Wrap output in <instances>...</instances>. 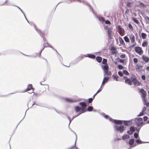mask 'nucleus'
<instances>
[{"label":"nucleus","instance_id":"obj_1","mask_svg":"<svg viewBox=\"0 0 149 149\" xmlns=\"http://www.w3.org/2000/svg\"><path fill=\"white\" fill-rule=\"evenodd\" d=\"M109 120L115 124L113 127L115 131L122 133L125 130L126 127L123 125L121 120L114 119L110 117L109 118Z\"/></svg>","mask_w":149,"mask_h":149},{"label":"nucleus","instance_id":"obj_2","mask_svg":"<svg viewBox=\"0 0 149 149\" xmlns=\"http://www.w3.org/2000/svg\"><path fill=\"white\" fill-rule=\"evenodd\" d=\"M79 104L80 107L78 106H76L74 107V109L76 112H79L80 114L85 112L86 107L87 106V104L84 102H79Z\"/></svg>","mask_w":149,"mask_h":149},{"label":"nucleus","instance_id":"obj_3","mask_svg":"<svg viewBox=\"0 0 149 149\" xmlns=\"http://www.w3.org/2000/svg\"><path fill=\"white\" fill-rule=\"evenodd\" d=\"M34 28L35 30L38 32V34L42 38L44 42V45H45V43H46V42H47V41L45 37V32L44 31H42L40 29H38L35 24H34Z\"/></svg>","mask_w":149,"mask_h":149},{"label":"nucleus","instance_id":"obj_4","mask_svg":"<svg viewBox=\"0 0 149 149\" xmlns=\"http://www.w3.org/2000/svg\"><path fill=\"white\" fill-rule=\"evenodd\" d=\"M131 79L134 85L138 86L141 85V83L136 79L135 76L134 77H132Z\"/></svg>","mask_w":149,"mask_h":149},{"label":"nucleus","instance_id":"obj_5","mask_svg":"<svg viewBox=\"0 0 149 149\" xmlns=\"http://www.w3.org/2000/svg\"><path fill=\"white\" fill-rule=\"evenodd\" d=\"M82 55L77 57L76 59L73 60L71 63V64L72 65H74L77 63L81 60L82 59Z\"/></svg>","mask_w":149,"mask_h":149},{"label":"nucleus","instance_id":"obj_6","mask_svg":"<svg viewBox=\"0 0 149 149\" xmlns=\"http://www.w3.org/2000/svg\"><path fill=\"white\" fill-rule=\"evenodd\" d=\"M133 120V119H132L128 120H121V121L123 125L126 126H129L132 125L133 122L132 121Z\"/></svg>","mask_w":149,"mask_h":149},{"label":"nucleus","instance_id":"obj_7","mask_svg":"<svg viewBox=\"0 0 149 149\" xmlns=\"http://www.w3.org/2000/svg\"><path fill=\"white\" fill-rule=\"evenodd\" d=\"M135 52L139 55L142 54L143 53V51L141 48L140 47L136 46L135 47Z\"/></svg>","mask_w":149,"mask_h":149},{"label":"nucleus","instance_id":"obj_8","mask_svg":"<svg viewBox=\"0 0 149 149\" xmlns=\"http://www.w3.org/2000/svg\"><path fill=\"white\" fill-rule=\"evenodd\" d=\"M81 55L82 58H83L85 57H88L92 59H95V56L94 54L91 53Z\"/></svg>","mask_w":149,"mask_h":149},{"label":"nucleus","instance_id":"obj_9","mask_svg":"<svg viewBox=\"0 0 149 149\" xmlns=\"http://www.w3.org/2000/svg\"><path fill=\"white\" fill-rule=\"evenodd\" d=\"M31 89H32L33 91L34 90V88H33L32 84H29L28 85L26 89L24 91H23L20 92L24 93L27 91H29Z\"/></svg>","mask_w":149,"mask_h":149},{"label":"nucleus","instance_id":"obj_10","mask_svg":"<svg viewBox=\"0 0 149 149\" xmlns=\"http://www.w3.org/2000/svg\"><path fill=\"white\" fill-rule=\"evenodd\" d=\"M15 50L14 49H9L4 51L2 53L3 55H5L8 54H11L14 52Z\"/></svg>","mask_w":149,"mask_h":149},{"label":"nucleus","instance_id":"obj_11","mask_svg":"<svg viewBox=\"0 0 149 149\" xmlns=\"http://www.w3.org/2000/svg\"><path fill=\"white\" fill-rule=\"evenodd\" d=\"M139 92L141 95V97H145L146 95V91L143 88H141L139 90Z\"/></svg>","mask_w":149,"mask_h":149},{"label":"nucleus","instance_id":"obj_12","mask_svg":"<svg viewBox=\"0 0 149 149\" xmlns=\"http://www.w3.org/2000/svg\"><path fill=\"white\" fill-rule=\"evenodd\" d=\"M135 124L136 125V127L140 128H141L144 125L145 123L143 122H140V123H137L136 122H134Z\"/></svg>","mask_w":149,"mask_h":149},{"label":"nucleus","instance_id":"obj_13","mask_svg":"<svg viewBox=\"0 0 149 149\" xmlns=\"http://www.w3.org/2000/svg\"><path fill=\"white\" fill-rule=\"evenodd\" d=\"M95 15L98 18V19L100 22L103 23L105 21V19L103 17L98 15L97 14Z\"/></svg>","mask_w":149,"mask_h":149},{"label":"nucleus","instance_id":"obj_14","mask_svg":"<svg viewBox=\"0 0 149 149\" xmlns=\"http://www.w3.org/2000/svg\"><path fill=\"white\" fill-rule=\"evenodd\" d=\"M132 80L129 78H127L125 80V83L130 86L132 85Z\"/></svg>","mask_w":149,"mask_h":149},{"label":"nucleus","instance_id":"obj_15","mask_svg":"<svg viewBox=\"0 0 149 149\" xmlns=\"http://www.w3.org/2000/svg\"><path fill=\"white\" fill-rule=\"evenodd\" d=\"M64 100L67 102L69 103H73L77 102L78 101V100H74L72 99L68 98H65Z\"/></svg>","mask_w":149,"mask_h":149},{"label":"nucleus","instance_id":"obj_16","mask_svg":"<svg viewBox=\"0 0 149 149\" xmlns=\"http://www.w3.org/2000/svg\"><path fill=\"white\" fill-rule=\"evenodd\" d=\"M102 68L104 70V72H106L108 71V69H109V67L108 64L105 65H102Z\"/></svg>","mask_w":149,"mask_h":149},{"label":"nucleus","instance_id":"obj_17","mask_svg":"<svg viewBox=\"0 0 149 149\" xmlns=\"http://www.w3.org/2000/svg\"><path fill=\"white\" fill-rule=\"evenodd\" d=\"M136 143H137V145H139L140 144H141L143 143H147V142H144L141 141L140 139L139 138V139H136L135 141Z\"/></svg>","mask_w":149,"mask_h":149},{"label":"nucleus","instance_id":"obj_18","mask_svg":"<svg viewBox=\"0 0 149 149\" xmlns=\"http://www.w3.org/2000/svg\"><path fill=\"white\" fill-rule=\"evenodd\" d=\"M134 122H136L137 123H140V122H143V118H136L133 119Z\"/></svg>","mask_w":149,"mask_h":149},{"label":"nucleus","instance_id":"obj_19","mask_svg":"<svg viewBox=\"0 0 149 149\" xmlns=\"http://www.w3.org/2000/svg\"><path fill=\"white\" fill-rule=\"evenodd\" d=\"M141 98L144 102V104L146 105V106H149V102L148 103L147 102V100L146 97H141Z\"/></svg>","mask_w":149,"mask_h":149},{"label":"nucleus","instance_id":"obj_20","mask_svg":"<svg viewBox=\"0 0 149 149\" xmlns=\"http://www.w3.org/2000/svg\"><path fill=\"white\" fill-rule=\"evenodd\" d=\"M144 61L146 63H148L149 61V58L144 55H143L142 57Z\"/></svg>","mask_w":149,"mask_h":149},{"label":"nucleus","instance_id":"obj_21","mask_svg":"<svg viewBox=\"0 0 149 149\" xmlns=\"http://www.w3.org/2000/svg\"><path fill=\"white\" fill-rule=\"evenodd\" d=\"M78 114L77 115H75L74 116L72 117V118L71 119V120H70V122H69V124L68 126V127L69 128H70V123H71V122H72V121L73 120V119L74 118L77 117L78 116H79V115L81 114L79 113V112H78Z\"/></svg>","mask_w":149,"mask_h":149},{"label":"nucleus","instance_id":"obj_22","mask_svg":"<svg viewBox=\"0 0 149 149\" xmlns=\"http://www.w3.org/2000/svg\"><path fill=\"white\" fill-rule=\"evenodd\" d=\"M8 0H6L5 2L3 4L0 5V6H3L5 5V3H6V5L8 6H13V5H13L12 3L8 2Z\"/></svg>","mask_w":149,"mask_h":149},{"label":"nucleus","instance_id":"obj_23","mask_svg":"<svg viewBox=\"0 0 149 149\" xmlns=\"http://www.w3.org/2000/svg\"><path fill=\"white\" fill-rule=\"evenodd\" d=\"M93 106H89L87 108H86L85 110V112L87 111L91 112L93 111Z\"/></svg>","mask_w":149,"mask_h":149},{"label":"nucleus","instance_id":"obj_24","mask_svg":"<svg viewBox=\"0 0 149 149\" xmlns=\"http://www.w3.org/2000/svg\"><path fill=\"white\" fill-rule=\"evenodd\" d=\"M109 69H108V71L104 72V76L105 75L111 76V75L112 73L109 70Z\"/></svg>","mask_w":149,"mask_h":149},{"label":"nucleus","instance_id":"obj_25","mask_svg":"<svg viewBox=\"0 0 149 149\" xmlns=\"http://www.w3.org/2000/svg\"><path fill=\"white\" fill-rule=\"evenodd\" d=\"M96 60L98 62L100 63L102 61V58L99 56H98L96 57Z\"/></svg>","mask_w":149,"mask_h":149},{"label":"nucleus","instance_id":"obj_26","mask_svg":"<svg viewBox=\"0 0 149 149\" xmlns=\"http://www.w3.org/2000/svg\"><path fill=\"white\" fill-rule=\"evenodd\" d=\"M118 60L119 62L121 63H124L125 62V59H121L119 58V57H118L116 59Z\"/></svg>","mask_w":149,"mask_h":149},{"label":"nucleus","instance_id":"obj_27","mask_svg":"<svg viewBox=\"0 0 149 149\" xmlns=\"http://www.w3.org/2000/svg\"><path fill=\"white\" fill-rule=\"evenodd\" d=\"M100 114L104 116V117L106 119H108L111 117H109V116L107 115H106L104 113H100Z\"/></svg>","mask_w":149,"mask_h":149},{"label":"nucleus","instance_id":"obj_28","mask_svg":"<svg viewBox=\"0 0 149 149\" xmlns=\"http://www.w3.org/2000/svg\"><path fill=\"white\" fill-rule=\"evenodd\" d=\"M132 20L136 24H139V21L138 19L135 17H132Z\"/></svg>","mask_w":149,"mask_h":149},{"label":"nucleus","instance_id":"obj_29","mask_svg":"<svg viewBox=\"0 0 149 149\" xmlns=\"http://www.w3.org/2000/svg\"><path fill=\"white\" fill-rule=\"evenodd\" d=\"M130 39L132 43L135 42V38L134 35L132 34V35L131 37H130Z\"/></svg>","mask_w":149,"mask_h":149},{"label":"nucleus","instance_id":"obj_30","mask_svg":"<svg viewBox=\"0 0 149 149\" xmlns=\"http://www.w3.org/2000/svg\"><path fill=\"white\" fill-rule=\"evenodd\" d=\"M130 136L127 134H125L122 136V139L123 140H125L126 139H128L130 138Z\"/></svg>","mask_w":149,"mask_h":149},{"label":"nucleus","instance_id":"obj_31","mask_svg":"<svg viewBox=\"0 0 149 149\" xmlns=\"http://www.w3.org/2000/svg\"><path fill=\"white\" fill-rule=\"evenodd\" d=\"M119 40L120 44L124 45H125V43L124 42V41L123 40V39L121 37H119Z\"/></svg>","mask_w":149,"mask_h":149},{"label":"nucleus","instance_id":"obj_32","mask_svg":"<svg viewBox=\"0 0 149 149\" xmlns=\"http://www.w3.org/2000/svg\"><path fill=\"white\" fill-rule=\"evenodd\" d=\"M133 3L128 1L127 3L126 6L129 8H131L133 6Z\"/></svg>","mask_w":149,"mask_h":149},{"label":"nucleus","instance_id":"obj_33","mask_svg":"<svg viewBox=\"0 0 149 149\" xmlns=\"http://www.w3.org/2000/svg\"><path fill=\"white\" fill-rule=\"evenodd\" d=\"M136 45V43L135 42H134V43L131 45H130L129 46V47L128 48V50L129 51H130L132 49V48L134 47L135 45Z\"/></svg>","mask_w":149,"mask_h":149},{"label":"nucleus","instance_id":"obj_34","mask_svg":"<svg viewBox=\"0 0 149 149\" xmlns=\"http://www.w3.org/2000/svg\"><path fill=\"white\" fill-rule=\"evenodd\" d=\"M116 28L121 32H122L124 30L123 29V28H122L119 25H118L116 27Z\"/></svg>","mask_w":149,"mask_h":149},{"label":"nucleus","instance_id":"obj_35","mask_svg":"<svg viewBox=\"0 0 149 149\" xmlns=\"http://www.w3.org/2000/svg\"><path fill=\"white\" fill-rule=\"evenodd\" d=\"M113 48L111 49V54H116L117 53V51H116V49L114 47H113Z\"/></svg>","mask_w":149,"mask_h":149},{"label":"nucleus","instance_id":"obj_36","mask_svg":"<svg viewBox=\"0 0 149 149\" xmlns=\"http://www.w3.org/2000/svg\"><path fill=\"white\" fill-rule=\"evenodd\" d=\"M148 45V42L146 40H144L142 43V46L145 47L147 46Z\"/></svg>","mask_w":149,"mask_h":149},{"label":"nucleus","instance_id":"obj_37","mask_svg":"<svg viewBox=\"0 0 149 149\" xmlns=\"http://www.w3.org/2000/svg\"><path fill=\"white\" fill-rule=\"evenodd\" d=\"M109 78H110L109 77L104 76L103 80L104 81L105 83H106L109 80Z\"/></svg>","mask_w":149,"mask_h":149},{"label":"nucleus","instance_id":"obj_38","mask_svg":"<svg viewBox=\"0 0 149 149\" xmlns=\"http://www.w3.org/2000/svg\"><path fill=\"white\" fill-rule=\"evenodd\" d=\"M47 70L48 72H50L51 71L50 66L48 63H46Z\"/></svg>","mask_w":149,"mask_h":149},{"label":"nucleus","instance_id":"obj_39","mask_svg":"<svg viewBox=\"0 0 149 149\" xmlns=\"http://www.w3.org/2000/svg\"><path fill=\"white\" fill-rule=\"evenodd\" d=\"M138 3H139V6L144 8H146L147 7L146 5H145L143 3L141 2L140 1H139Z\"/></svg>","mask_w":149,"mask_h":149},{"label":"nucleus","instance_id":"obj_40","mask_svg":"<svg viewBox=\"0 0 149 149\" xmlns=\"http://www.w3.org/2000/svg\"><path fill=\"white\" fill-rule=\"evenodd\" d=\"M124 39L126 42H130V40L127 36H125L124 37Z\"/></svg>","mask_w":149,"mask_h":149},{"label":"nucleus","instance_id":"obj_41","mask_svg":"<svg viewBox=\"0 0 149 149\" xmlns=\"http://www.w3.org/2000/svg\"><path fill=\"white\" fill-rule=\"evenodd\" d=\"M112 77L113 78L114 80H116V81H118V78L119 77L118 76L113 74L112 76Z\"/></svg>","mask_w":149,"mask_h":149},{"label":"nucleus","instance_id":"obj_42","mask_svg":"<svg viewBox=\"0 0 149 149\" xmlns=\"http://www.w3.org/2000/svg\"><path fill=\"white\" fill-rule=\"evenodd\" d=\"M94 98L95 97H94V96H93L92 97L88 98V103H91L92 102L93 100L94 99Z\"/></svg>","mask_w":149,"mask_h":149},{"label":"nucleus","instance_id":"obj_43","mask_svg":"<svg viewBox=\"0 0 149 149\" xmlns=\"http://www.w3.org/2000/svg\"><path fill=\"white\" fill-rule=\"evenodd\" d=\"M81 2L85 4H86L88 6H90L91 7V5L89 4V3L86 1L83 0L82 1H81Z\"/></svg>","mask_w":149,"mask_h":149},{"label":"nucleus","instance_id":"obj_44","mask_svg":"<svg viewBox=\"0 0 149 149\" xmlns=\"http://www.w3.org/2000/svg\"><path fill=\"white\" fill-rule=\"evenodd\" d=\"M18 92V91H15V92H14L13 93H10L8 94L7 95H2L0 96V97H7V96H8V95L15 93H17Z\"/></svg>","mask_w":149,"mask_h":149},{"label":"nucleus","instance_id":"obj_45","mask_svg":"<svg viewBox=\"0 0 149 149\" xmlns=\"http://www.w3.org/2000/svg\"><path fill=\"white\" fill-rule=\"evenodd\" d=\"M130 130L132 132L134 133L135 131V127L134 126H131L130 128Z\"/></svg>","mask_w":149,"mask_h":149},{"label":"nucleus","instance_id":"obj_46","mask_svg":"<svg viewBox=\"0 0 149 149\" xmlns=\"http://www.w3.org/2000/svg\"><path fill=\"white\" fill-rule=\"evenodd\" d=\"M146 34L145 33H142L141 34V37L143 39H145L146 38Z\"/></svg>","mask_w":149,"mask_h":149},{"label":"nucleus","instance_id":"obj_47","mask_svg":"<svg viewBox=\"0 0 149 149\" xmlns=\"http://www.w3.org/2000/svg\"><path fill=\"white\" fill-rule=\"evenodd\" d=\"M107 59L105 58H103L102 61V63L103 65H106V64H107Z\"/></svg>","mask_w":149,"mask_h":149},{"label":"nucleus","instance_id":"obj_48","mask_svg":"<svg viewBox=\"0 0 149 149\" xmlns=\"http://www.w3.org/2000/svg\"><path fill=\"white\" fill-rule=\"evenodd\" d=\"M134 137L135 139H138L139 138V133L135 132L134 133Z\"/></svg>","mask_w":149,"mask_h":149},{"label":"nucleus","instance_id":"obj_49","mask_svg":"<svg viewBox=\"0 0 149 149\" xmlns=\"http://www.w3.org/2000/svg\"><path fill=\"white\" fill-rule=\"evenodd\" d=\"M29 109V108H28L27 110H26V112H25V115H24V116L23 117V118H22V119L19 122V123L17 124V125L16 126V127H15V130L16 129L18 126V125L24 119V118L25 116V115H26V112Z\"/></svg>","mask_w":149,"mask_h":149},{"label":"nucleus","instance_id":"obj_50","mask_svg":"<svg viewBox=\"0 0 149 149\" xmlns=\"http://www.w3.org/2000/svg\"><path fill=\"white\" fill-rule=\"evenodd\" d=\"M29 109V108H28L27 110H26V112H25V115H24V116L23 117V118H22V119L19 122V123L17 124V125L16 126V127H15V130L16 129L18 126V125L24 119V118L25 116V115H26V112Z\"/></svg>","mask_w":149,"mask_h":149},{"label":"nucleus","instance_id":"obj_51","mask_svg":"<svg viewBox=\"0 0 149 149\" xmlns=\"http://www.w3.org/2000/svg\"><path fill=\"white\" fill-rule=\"evenodd\" d=\"M117 67L119 70H122L124 68V67L122 65L119 64L118 65Z\"/></svg>","mask_w":149,"mask_h":149},{"label":"nucleus","instance_id":"obj_52","mask_svg":"<svg viewBox=\"0 0 149 149\" xmlns=\"http://www.w3.org/2000/svg\"><path fill=\"white\" fill-rule=\"evenodd\" d=\"M107 34L108 35V36H109V37L111 35V33L112 32V31L111 29H109L108 30H107Z\"/></svg>","mask_w":149,"mask_h":149},{"label":"nucleus","instance_id":"obj_53","mask_svg":"<svg viewBox=\"0 0 149 149\" xmlns=\"http://www.w3.org/2000/svg\"><path fill=\"white\" fill-rule=\"evenodd\" d=\"M140 129V128L138 127H135V131L136 130V133H139Z\"/></svg>","mask_w":149,"mask_h":149},{"label":"nucleus","instance_id":"obj_54","mask_svg":"<svg viewBox=\"0 0 149 149\" xmlns=\"http://www.w3.org/2000/svg\"><path fill=\"white\" fill-rule=\"evenodd\" d=\"M88 6L89 7L90 10V11H91V10H92V12L95 15L96 14V13L94 11L93 9L91 6V7H90V6Z\"/></svg>","mask_w":149,"mask_h":149},{"label":"nucleus","instance_id":"obj_55","mask_svg":"<svg viewBox=\"0 0 149 149\" xmlns=\"http://www.w3.org/2000/svg\"><path fill=\"white\" fill-rule=\"evenodd\" d=\"M102 90V89L101 88V87H100L98 90L97 91L96 93L94 94V95H93V96H94V97H95V96H96L97 94L99 93Z\"/></svg>","mask_w":149,"mask_h":149},{"label":"nucleus","instance_id":"obj_56","mask_svg":"<svg viewBox=\"0 0 149 149\" xmlns=\"http://www.w3.org/2000/svg\"><path fill=\"white\" fill-rule=\"evenodd\" d=\"M144 114H145V112H144L142 111H141V112H140L139 113V114H138L137 115V116L139 117L140 116H142L144 115Z\"/></svg>","mask_w":149,"mask_h":149},{"label":"nucleus","instance_id":"obj_57","mask_svg":"<svg viewBox=\"0 0 149 149\" xmlns=\"http://www.w3.org/2000/svg\"><path fill=\"white\" fill-rule=\"evenodd\" d=\"M123 74H125L126 75H128L129 74V73L126 70H123Z\"/></svg>","mask_w":149,"mask_h":149},{"label":"nucleus","instance_id":"obj_58","mask_svg":"<svg viewBox=\"0 0 149 149\" xmlns=\"http://www.w3.org/2000/svg\"><path fill=\"white\" fill-rule=\"evenodd\" d=\"M118 74L120 76V77H123V72L121 71H118Z\"/></svg>","mask_w":149,"mask_h":149},{"label":"nucleus","instance_id":"obj_59","mask_svg":"<svg viewBox=\"0 0 149 149\" xmlns=\"http://www.w3.org/2000/svg\"><path fill=\"white\" fill-rule=\"evenodd\" d=\"M104 22H105V23L107 24L110 25L111 24V22L109 20H105Z\"/></svg>","mask_w":149,"mask_h":149},{"label":"nucleus","instance_id":"obj_60","mask_svg":"<svg viewBox=\"0 0 149 149\" xmlns=\"http://www.w3.org/2000/svg\"><path fill=\"white\" fill-rule=\"evenodd\" d=\"M129 28L131 30H133V26L132 24L130 23H129L128 25Z\"/></svg>","mask_w":149,"mask_h":149},{"label":"nucleus","instance_id":"obj_61","mask_svg":"<svg viewBox=\"0 0 149 149\" xmlns=\"http://www.w3.org/2000/svg\"><path fill=\"white\" fill-rule=\"evenodd\" d=\"M42 50L41 49L38 53L36 54V55L37 56V55H38V56L39 57H40L41 56V53L42 52Z\"/></svg>","mask_w":149,"mask_h":149},{"label":"nucleus","instance_id":"obj_62","mask_svg":"<svg viewBox=\"0 0 149 149\" xmlns=\"http://www.w3.org/2000/svg\"><path fill=\"white\" fill-rule=\"evenodd\" d=\"M120 57L122 58H124L125 57L126 55L124 54H123L120 55Z\"/></svg>","mask_w":149,"mask_h":149},{"label":"nucleus","instance_id":"obj_63","mask_svg":"<svg viewBox=\"0 0 149 149\" xmlns=\"http://www.w3.org/2000/svg\"><path fill=\"white\" fill-rule=\"evenodd\" d=\"M72 0H66L64 1L65 2L67 3H70L71 2Z\"/></svg>","mask_w":149,"mask_h":149},{"label":"nucleus","instance_id":"obj_64","mask_svg":"<svg viewBox=\"0 0 149 149\" xmlns=\"http://www.w3.org/2000/svg\"><path fill=\"white\" fill-rule=\"evenodd\" d=\"M133 60L134 63H137L138 61V59L136 58H134Z\"/></svg>","mask_w":149,"mask_h":149}]
</instances>
